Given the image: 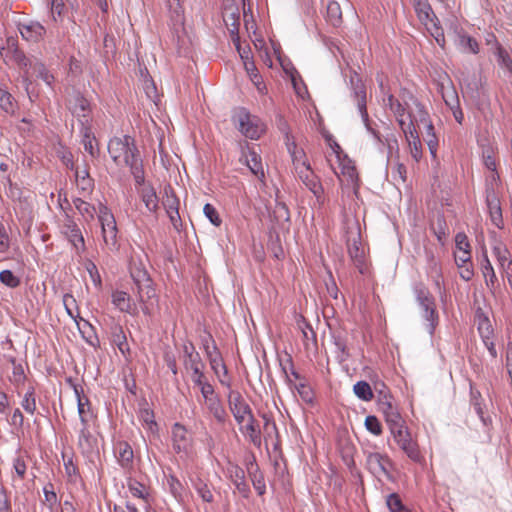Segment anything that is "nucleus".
<instances>
[{
	"instance_id": "2f4dec72",
	"label": "nucleus",
	"mask_w": 512,
	"mask_h": 512,
	"mask_svg": "<svg viewBox=\"0 0 512 512\" xmlns=\"http://www.w3.org/2000/svg\"><path fill=\"white\" fill-rule=\"evenodd\" d=\"M247 470L252 481L253 487L258 493V495H264L266 492L264 476L260 471L258 465L255 463V461H251L249 464H247Z\"/></svg>"
},
{
	"instance_id": "c85d7f7f",
	"label": "nucleus",
	"mask_w": 512,
	"mask_h": 512,
	"mask_svg": "<svg viewBox=\"0 0 512 512\" xmlns=\"http://www.w3.org/2000/svg\"><path fill=\"white\" fill-rule=\"evenodd\" d=\"M110 339L111 343L119 349L123 356H127L130 353V348L127 342V337L121 325L114 324L110 328Z\"/></svg>"
},
{
	"instance_id": "9d476101",
	"label": "nucleus",
	"mask_w": 512,
	"mask_h": 512,
	"mask_svg": "<svg viewBox=\"0 0 512 512\" xmlns=\"http://www.w3.org/2000/svg\"><path fill=\"white\" fill-rule=\"evenodd\" d=\"M60 232L73 246L77 255L84 253L86 246L81 229L67 213H65L63 223L60 226Z\"/></svg>"
},
{
	"instance_id": "393cba45",
	"label": "nucleus",
	"mask_w": 512,
	"mask_h": 512,
	"mask_svg": "<svg viewBox=\"0 0 512 512\" xmlns=\"http://www.w3.org/2000/svg\"><path fill=\"white\" fill-rule=\"evenodd\" d=\"M118 463L124 469L133 467L134 453L130 444L126 441H118L114 447Z\"/></svg>"
},
{
	"instance_id": "774afa93",
	"label": "nucleus",
	"mask_w": 512,
	"mask_h": 512,
	"mask_svg": "<svg viewBox=\"0 0 512 512\" xmlns=\"http://www.w3.org/2000/svg\"><path fill=\"white\" fill-rule=\"evenodd\" d=\"M203 212L213 225H215L217 227L221 225L222 220L219 216L218 211L212 204H210V203L205 204L204 208H203Z\"/></svg>"
},
{
	"instance_id": "f257e3e1",
	"label": "nucleus",
	"mask_w": 512,
	"mask_h": 512,
	"mask_svg": "<svg viewBox=\"0 0 512 512\" xmlns=\"http://www.w3.org/2000/svg\"><path fill=\"white\" fill-rule=\"evenodd\" d=\"M108 152L115 164L124 163L130 168L136 185L145 181L143 163L135 139L129 135L113 137L108 143Z\"/></svg>"
},
{
	"instance_id": "473e14b6",
	"label": "nucleus",
	"mask_w": 512,
	"mask_h": 512,
	"mask_svg": "<svg viewBox=\"0 0 512 512\" xmlns=\"http://www.w3.org/2000/svg\"><path fill=\"white\" fill-rule=\"evenodd\" d=\"M493 254L503 272L507 275L512 273V259L509 250L499 243L493 247Z\"/></svg>"
},
{
	"instance_id": "de8ad7c7",
	"label": "nucleus",
	"mask_w": 512,
	"mask_h": 512,
	"mask_svg": "<svg viewBox=\"0 0 512 512\" xmlns=\"http://www.w3.org/2000/svg\"><path fill=\"white\" fill-rule=\"evenodd\" d=\"M427 29L433 36V38L436 40V42L441 47H443L445 44L444 32L436 16H434L431 20L428 21Z\"/></svg>"
},
{
	"instance_id": "f03ea898",
	"label": "nucleus",
	"mask_w": 512,
	"mask_h": 512,
	"mask_svg": "<svg viewBox=\"0 0 512 512\" xmlns=\"http://www.w3.org/2000/svg\"><path fill=\"white\" fill-rule=\"evenodd\" d=\"M130 273L136 287L138 301L142 305V312L150 316L153 299L156 297L152 279L141 265H133Z\"/></svg>"
},
{
	"instance_id": "9b49d317",
	"label": "nucleus",
	"mask_w": 512,
	"mask_h": 512,
	"mask_svg": "<svg viewBox=\"0 0 512 512\" xmlns=\"http://www.w3.org/2000/svg\"><path fill=\"white\" fill-rule=\"evenodd\" d=\"M378 408L384 414L388 427L404 422L393 396L389 391H378Z\"/></svg>"
},
{
	"instance_id": "864d4df0",
	"label": "nucleus",
	"mask_w": 512,
	"mask_h": 512,
	"mask_svg": "<svg viewBox=\"0 0 512 512\" xmlns=\"http://www.w3.org/2000/svg\"><path fill=\"white\" fill-rule=\"evenodd\" d=\"M21 406L23 409L33 415L36 411V398H35V389L33 386H30L25 393L23 400L21 402Z\"/></svg>"
},
{
	"instance_id": "72a5a7b5",
	"label": "nucleus",
	"mask_w": 512,
	"mask_h": 512,
	"mask_svg": "<svg viewBox=\"0 0 512 512\" xmlns=\"http://www.w3.org/2000/svg\"><path fill=\"white\" fill-rule=\"evenodd\" d=\"M44 33L45 28L38 22L22 25L20 28L21 36L28 41H38Z\"/></svg>"
},
{
	"instance_id": "dca6fc26",
	"label": "nucleus",
	"mask_w": 512,
	"mask_h": 512,
	"mask_svg": "<svg viewBox=\"0 0 512 512\" xmlns=\"http://www.w3.org/2000/svg\"><path fill=\"white\" fill-rule=\"evenodd\" d=\"M408 118H409L408 126L406 129H404L402 131L405 134V137L408 141V146H409L411 156L413 157V159L416 162H418L422 158V155H423L422 143L420 141V138L418 136V133L416 131V128H415V125H414V122H413V119H412L410 113H408Z\"/></svg>"
},
{
	"instance_id": "b1692460",
	"label": "nucleus",
	"mask_w": 512,
	"mask_h": 512,
	"mask_svg": "<svg viewBox=\"0 0 512 512\" xmlns=\"http://www.w3.org/2000/svg\"><path fill=\"white\" fill-rule=\"evenodd\" d=\"M167 5L170 13V22L173 30L178 34L184 30V9L182 7V0H167Z\"/></svg>"
},
{
	"instance_id": "e433bc0d",
	"label": "nucleus",
	"mask_w": 512,
	"mask_h": 512,
	"mask_svg": "<svg viewBox=\"0 0 512 512\" xmlns=\"http://www.w3.org/2000/svg\"><path fill=\"white\" fill-rule=\"evenodd\" d=\"M477 328L482 339H487L493 336V328L488 317L479 309L475 315Z\"/></svg>"
},
{
	"instance_id": "5fc2aeb1",
	"label": "nucleus",
	"mask_w": 512,
	"mask_h": 512,
	"mask_svg": "<svg viewBox=\"0 0 512 512\" xmlns=\"http://www.w3.org/2000/svg\"><path fill=\"white\" fill-rule=\"evenodd\" d=\"M487 202H488V207H489L492 222L498 228H501L503 219H502L501 208L499 206L497 199H495V198L492 200L488 199Z\"/></svg>"
},
{
	"instance_id": "bf43d9fd",
	"label": "nucleus",
	"mask_w": 512,
	"mask_h": 512,
	"mask_svg": "<svg viewBox=\"0 0 512 512\" xmlns=\"http://www.w3.org/2000/svg\"><path fill=\"white\" fill-rule=\"evenodd\" d=\"M194 487H195L198 495L201 497V499L204 502L212 503L214 501L213 493L205 482H203L202 480L199 479L194 484Z\"/></svg>"
},
{
	"instance_id": "58836bf2",
	"label": "nucleus",
	"mask_w": 512,
	"mask_h": 512,
	"mask_svg": "<svg viewBox=\"0 0 512 512\" xmlns=\"http://www.w3.org/2000/svg\"><path fill=\"white\" fill-rule=\"evenodd\" d=\"M209 364L211 366V369L214 371V373L216 374V376L219 378V381L220 383L223 385V386H226L228 388H230L231 386V383L222 378L221 375H220V371L223 372V376L226 377L227 374H228V370H227V367L223 361V358L221 355H214V358H211V361H209Z\"/></svg>"
},
{
	"instance_id": "aec40b11",
	"label": "nucleus",
	"mask_w": 512,
	"mask_h": 512,
	"mask_svg": "<svg viewBox=\"0 0 512 512\" xmlns=\"http://www.w3.org/2000/svg\"><path fill=\"white\" fill-rule=\"evenodd\" d=\"M281 130L285 132V138H286V146L288 149V152L292 158V162L294 164L296 172L301 169V167H308L310 164L308 163L305 153L302 149H298L297 145L294 141H290V135L287 131V126L284 123L283 127H281Z\"/></svg>"
},
{
	"instance_id": "79ce46f5",
	"label": "nucleus",
	"mask_w": 512,
	"mask_h": 512,
	"mask_svg": "<svg viewBox=\"0 0 512 512\" xmlns=\"http://www.w3.org/2000/svg\"><path fill=\"white\" fill-rule=\"evenodd\" d=\"M354 394L362 401L369 402L374 398L370 384L366 381H358L353 386Z\"/></svg>"
},
{
	"instance_id": "c03bdc74",
	"label": "nucleus",
	"mask_w": 512,
	"mask_h": 512,
	"mask_svg": "<svg viewBox=\"0 0 512 512\" xmlns=\"http://www.w3.org/2000/svg\"><path fill=\"white\" fill-rule=\"evenodd\" d=\"M471 403L472 406L477 413V415L480 417L481 421L484 425H488V423L491 422V419L489 417H484V405L482 403L481 394L479 391L474 390L471 387Z\"/></svg>"
},
{
	"instance_id": "338daca9",
	"label": "nucleus",
	"mask_w": 512,
	"mask_h": 512,
	"mask_svg": "<svg viewBox=\"0 0 512 512\" xmlns=\"http://www.w3.org/2000/svg\"><path fill=\"white\" fill-rule=\"evenodd\" d=\"M419 8L417 9L418 17L426 26H428V21L431 20L434 16H436L431 9L428 3H420L418 4Z\"/></svg>"
},
{
	"instance_id": "7ed1b4c3",
	"label": "nucleus",
	"mask_w": 512,
	"mask_h": 512,
	"mask_svg": "<svg viewBox=\"0 0 512 512\" xmlns=\"http://www.w3.org/2000/svg\"><path fill=\"white\" fill-rule=\"evenodd\" d=\"M98 221L104 247L109 252H117L120 248L117 223L111 210L104 204L98 207Z\"/></svg>"
},
{
	"instance_id": "f704fd0d",
	"label": "nucleus",
	"mask_w": 512,
	"mask_h": 512,
	"mask_svg": "<svg viewBox=\"0 0 512 512\" xmlns=\"http://www.w3.org/2000/svg\"><path fill=\"white\" fill-rule=\"evenodd\" d=\"M326 19L334 27L342 23V10L340 4L335 0H328L326 4Z\"/></svg>"
},
{
	"instance_id": "a18cd8bd",
	"label": "nucleus",
	"mask_w": 512,
	"mask_h": 512,
	"mask_svg": "<svg viewBox=\"0 0 512 512\" xmlns=\"http://www.w3.org/2000/svg\"><path fill=\"white\" fill-rule=\"evenodd\" d=\"M9 362L13 366L12 375L9 377L10 382L16 386L23 384L26 380V375L22 364L17 363L16 359L12 356L9 357Z\"/></svg>"
},
{
	"instance_id": "4be33fe9",
	"label": "nucleus",
	"mask_w": 512,
	"mask_h": 512,
	"mask_svg": "<svg viewBox=\"0 0 512 512\" xmlns=\"http://www.w3.org/2000/svg\"><path fill=\"white\" fill-rule=\"evenodd\" d=\"M112 304L120 311L131 315L137 314V306L131 296L122 290H115L111 295Z\"/></svg>"
},
{
	"instance_id": "5701e85b",
	"label": "nucleus",
	"mask_w": 512,
	"mask_h": 512,
	"mask_svg": "<svg viewBox=\"0 0 512 512\" xmlns=\"http://www.w3.org/2000/svg\"><path fill=\"white\" fill-rule=\"evenodd\" d=\"M203 406L218 424L224 425L227 422L229 416L219 395L205 402Z\"/></svg>"
},
{
	"instance_id": "bb28decb",
	"label": "nucleus",
	"mask_w": 512,
	"mask_h": 512,
	"mask_svg": "<svg viewBox=\"0 0 512 512\" xmlns=\"http://www.w3.org/2000/svg\"><path fill=\"white\" fill-rule=\"evenodd\" d=\"M142 188L139 190V196L144 203L147 210L151 213H156L159 209V198L152 185L141 184Z\"/></svg>"
},
{
	"instance_id": "c756f323",
	"label": "nucleus",
	"mask_w": 512,
	"mask_h": 512,
	"mask_svg": "<svg viewBox=\"0 0 512 512\" xmlns=\"http://www.w3.org/2000/svg\"><path fill=\"white\" fill-rule=\"evenodd\" d=\"M385 105L388 106L392 113L395 115L401 130L406 129L408 126V122H406L404 118L406 114V107L392 94L387 96Z\"/></svg>"
},
{
	"instance_id": "0eeeda50",
	"label": "nucleus",
	"mask_w": 512,
	"mask_h": 512,
	"mask_svg": "<svg viewBox=\"0 0 512 512\" xmlns=\"http://www.w3.org/2000/svg\"><path fill=\"white\" fill-rule=\"evenodd\" d=\"M67 108L77 118L81 127L90 126L92 121L90 102L79 92L71 94Z\"/></svg>"
},
{
	"instance_id": "4c0bfd02",
	"label": "nucleus",
	"mask_w": 512,
	"mask_h": 512,
	"mask_svg": "<svg viewBox=\"0 0 512 512\" xmlns=\"http://www.w3.org/2000/svg\"><path fill=\"white\" fill-rule=\"evenodd\" d=\"M0 108L7 114L13 115L17 109V101L8 90L0 86Z\"/></svg>"
},
{
	"instance_id": "6ab92c4d",
	"label": "nucleus",
	"mask_w": 512,
	"mask_h": 512,
	"mask_svg": "<svg viewBox=\"0 0 512 512\" xmlns=\"http://www.w3.org/2000/svg\"><path fill=\"white\" fill-rule=\"evenodd\" d=\"M243 158L246 166L249 168L251 173L257 177V179L263 184L265 181V172L262 164L260 155L253 149H248L247 153L243 152Z\"/></svg>"
},
{
	"instance_id": "49530a36",
	"label": "nucleus",
	"mask_w": 512,
	"mask_h": 512,
	"mask_svg": "<svg viewBox=\"0 0 512 512\" xmlns=\"http://www.w3.org/2000/svg\"><path fill=\"white\" fill-rule=\"evenodd\" d=\"M73 204L78 212L86 218V220L94 219V215L97 212L94 205L84 201L81 198L73 199Z\"/></svg>"
},
{
	"instance_id": "37998d69",
	"label": "nucleus",
	"mask_w": 512,
	"mask_h": 512,
	"mask_svg": "<svg viewBox=\"0 0 512 512\" xmlns=\"http://www.w3.org/2000/svg\"><path fill=\"white\" fill-rule=\"evenodd\" d=\"M183 365L186 371L191 372L190 375L202 372L205 367V364L203 363L200 354L184 358Z\"/></svg>"
},
{
	"instance_id": "09e8293b",
	"label": "nucleus",
	"mask_w": 512,
	"mask_h": 512,
	"mask_svg": "<svg viewBox=\"0 0 512 512\" xmlns=\"http://www.w3.org/2000/svg\"><path fill=\"white\" fill-rule=\"evenodd\" d=\"M459 44L465 52L477 54L479 52V44L475 38L465 33H459Z\"/></svg>"
},
{
	"instance_id": "ddd939ff",
	"label": "nucleus",
	"mask_w": 512,
	"mask_h": 512,
	"mask_svg": "<svg viewBox=\"0 0 512 512\" xmlns=\"http://www.w3.org/2000/svg\"><path fill=\"white\" fill-rule=\"evenodd\" d=\"M223 21L228 28L232 41L239 50V27H240V12L235 4L227 5L222 12Z\"/></svg>"
},
{
	"instance_id": "680f3d73",
	"label": "nucleus",
	"mask_w": 512,
	"mask_h": 512,
	"mask_svg": "<svg viewBox=\"0 0 512 512\" xmlns=\"http://www.w3.org/2000/svg\"><path fill=\"white\" fill-rule=\"evenodd\" d=\"M395 184H404L407 180V169L402 163L397 162L391 172Z\"/></svg>"
},
{
	"instance_id": "603ef678",
	"label": "nucleus",
	"mask_w": 512,
	"mask_h": 512,
	"mask_svg": "<svg viewBox=\"0 0 512 512\" xmlns=\"http://www.w3.org/2000/svg\"><path fill=\"white\" fill-rule=\"evenodd\" d=\"M333 343L337 349L338 360L340 362L346 361L350 356L346 340L340 334H338L333 336Z\"/></svg>"
},
{
	"instance_id": "20e7f679",
	"label": "nucleus",
	"mask_w": 512,
	"mask_h": 512,
	"mask_svg": "<svg viewBox=\"0 0 512 512\" xmlns=\"http://www.w3.org/2000/svg\"><path fill=\"white\" fill-rule=\"evenodd\" d=\"M413 291L416 301L423 311V317L428 321V331L432 334L439 322L435 299L423 283L415 284Z\"/></svg>"
},
{
	"instance_id": "0e129e2a",
	"label": "nucleus",
	"mask_w": 512,
	"mask_h": 512,
	"mask_svg": "<svg viewBox=\"0 0 512 512\" xmlns=\"http://www.w3.org/2000/svg\"><path fill=\"white\" fill-rule=\"evenodd\" d=\"M364 425L366 429L375 436H379L382 434V425L378 418L374 415H369L366 417Z\"/></svg>"
},
{
	"instance_id": "7c9ffc66",
	"label": "nucleus",
	"mask_w": 512,
	"mask_h": 512,
	"mask_svg": "<svg viewBox=\"0 0 512 512\" xmlns=\"http://www.w3.org/2000/svg\"><path fill=\"white\" fill-rule=\"evenodd\" d=\"M246 425L240 426V431L248 436L250 442L256 446H261V431L258 425L257 420L254 416H251L248 420H246Z\"/></svg>"
},
{
	"instance_id": "6e6d98bb",
	"label": "nucleus",
	"mask_w": 512,
	"mask_h": 512,
	"mask_svg": "<svg viewBox=\"0 0 512 512\" xmlns=\"http://www.w3.org/2000/svg\"><path fill=\"white\" fill-rule=\"evenodd\" d=\"M63 305L67 314L74 320L79 316V308L76 299L71 294H64Z\"/></svg>"
},
{
	"instance_id": "2eb2a0df",
	"label": "nucleus",
	"mask_w": 512,
	"mask_h": 512,
	"mask_svg": "<svg viewBox=\"0 0 512 512\" xmlns=\"http://www.w3.org/2000/svg\"><path fill=\"white\" fill-rule=\"evenodd\" d=\"M351 84L353 88V99L356 102L362 120L367 124L369 116L366 106L367 95L365 85L357 75L351 77Z\"/></svg>"
},
{
	"instance_id": "412c9836",
	"label": "nucleus",
	"mask_w": 512,
	"mask_h": 512,
	"mask_svg": "<svg viewBox=\"0 0 512 512\" xmlns=\"http://www.w3.org/2000/svg\"><path fill=\"white\" fill-rule=\"evenodd\" d=\"M78 448L85 456L97 451V438L88 429V423L82 424L78 437Z\"/></svg>"
},
{
	"instance_id": "a211bd4d",
	"label": "nucleus",
	"mask_w": 512,
	"mask_h": 512,
	"mask_svg": "<svg viewBox=\"0 0 512 512\" xmlns=\"http://www.w3.org/2000/svg\"><path fill=\"white\" fill-rule=\"evenodd\" d=\"M173 449L176 453L187 452L191 446V438L186 428L175 423L172 428Z\"/></svg>"
},
{
	"instance_id": "1a4fd4ad",
	"label": "nucleus",
	"mask_w": 512,
	"mask_h": 512,
	"mask_svg": "<svg viewBox=\"0 0 512 512\" xmlns=\"http://www.w3.org/2000/svg\"><path fill=\"white\" fill-rule=\"evenodd\" d=\"M366 467L376 477L390 478L393 463L387 454L365 451Z\"/></svg>"
},
{
	"instance_id": "a878e982",
	"label": "nucleus",
	"mask_w": 512,
	"mask_h": 512,
	"mask_svg": "<svg viewBox=\"0 0 512 512\" xmlns=\"http://www.w3.org/2000/svg\"><path fill=\"white\" fill-rule=\"evenodd\" d=\"M81 143L84 149L92 158H98L100 155V149L96 137L90 126L80 128Z\"/></svg>"
},
{
	"instance_id": "cd10ccee",
	"label": "nucleus",
	"mask_w": 512,
	"mask_h": 512,
	"mask_svg": "<svg viewBox=\"0 0 512 512\" xmlns=\"http://www.w3.org/2000/svg\"><path fill=\"white\" fill-rule=\"evenodd\" d=\"M270 220L273 224V229L277 227L284 228L290 222V211L285 203L276 202L270 214Z\"/></svg>"
},
{
	"instance_id": "69168bd1",
	"label": "nucleus",
	"mask_w": 512,
	"mask_h": 512,
	"mask_svg": "<svg viewBox=\"0 0 512 512\" xmlns=\"http://www.w3.org/2000/svg\"><path fill=\"white\" fill-rule=\"evenodd\" d=\"M387 506L391 512H411L403 506L400 497L395 493L387 497Z\"/></svg>"
},
{
	"instance_id": "c9c22d12",
	"label": "nucleus",
	"mask_w": 512,
	"mask_h": 512,
	"mask_svg": "<svg viewBox=\"0 0 512 512\" xmlns=\"http://www.w3.org/2000/svg\"><path fill=\"white\" fill-rule=\"evenodd\" d=\"M162 204L167 214H177V210H179V199L170 185L164 188Z\"/></svg>"
},
{
	"instance_id": "f8f14e48",
	"label": "nucleus",
	"mask_w": 512,
	"mask_h": 512,
	"mask_svg": "<svg viewBox=\"0 0 512 512\" xmlns=\"http://www.w3.org/2000/svg\"><path fill=\"white\" fill-rule=\"evenodd\" d=\"M227 402L229 410L239 426H242L246 420L254 416L250 405L239 391L231 390L227 395Z\"/></svg>"
},
{
	"instance_id": "423d86ee",
	"label": "nucleus",
	"mask_w": 512,
	"mask_h": 512,
	"mask_svg": "<svg viewBox=\"0 0 512 512\" xmlns=\"http://www.w3.org/2000/svg\"><path fill=\"white\" fill-rule=\"evenodd\" d=\"M346 242L349 256L355 267L361 274L365 273L367 269L365 251L360 241V227L358 221H354L353 224L348 227Z\"/></svg>"
},
{
	"instance_id": "a19ab883",
	"label": "nucleus",
	"mask_w": 512,
	"mask_h": 512,
	"mask_svg": "<svg viewBox=\"0 0 512 512\" xmlns=\"http://www.w3.org/2000/svg\"><path fill=\"white\" fill-rule=\"evenodd\" d=\"M127 487L133 497L139 498L148 502L149 493L147 487L136 479H128Z\"/></svg>"
},
{
	"instance_id": "e2e57ef3",
	"label": "nucleus",
	"mask_w": 512,
	"mask_h": 512,
	"mask_svg": "<svg viewBox=\"0 0 512 512\" xmlns=\"http://www.w3.org/2000/svg\"><path fill=\"white\" fill-rule=\"evenodd\" d=\"M295 389L297 390L301 399L307 403L312 404L314 401V393L312 388L306 383H299L295 385Z\"/></svg>"
},
{
	"instance_id": "f3484780",
	"label": "nucleus",
	"mask_w": 512,
	"mask_h": 512,
	"mask_svg": "<svg viewBox=\"0 0 512 512\" xmlns=\"http://www.w3.org/2000/svg\"><path fill=\"white\" fill-rule=\"evenodd\" d=\"M227 476L235 485L236 490L247 498L250 494V487L245 480L244 470L237 464L229 463L227 466Z\"/></svg>"
},
{
	"instance_id": "4d7b16f0",
	"label": "nucleus",
	"mask_w": 512,
	"mask_h": 512,
	"mask_svg": "<svg viewBox=\"0 0 512 512\" xmlns=\"http://www.w3.org/2000/svg\"><path fill=\"white\" fill-rule=\"evenodd\" d=\"M44 493V504L49 508L50 511L54 510L58 502L57 494L54 491V486L52 483H48L43 488Z\"/></svg>"
},
{
	"instance_id": "052dcab7",
	"label": "nucleus",
	"mask_w": 512,
	"mask_h": 512,
	"mask_svg": "<svg viewBox=\"0 0 512 512\" xmlns=\"http://www.w3.org/2000/svg\"><path fill=\"white\" fill-rule=\"evenodd\" d=\"M167 485L169 487L171 494L176 499L182 498L184 487L182 483L176 478L175 475L170 474L167 476Z\"/></svg>"
},
{
	"instance_id": "3c124183",
	"label": "nucleus",
	"mask_w": 512,
	"mask_h": 512,
	"mask_svg": "<svg viewBox=\"0 0 512 512\" xmlns=\"http://www.w3.org/2000/svg\"><path fill=\"white\" fill-rule=\"evenodd\" d=\"M299 327L302 332L303 342H304L305 347L307 349L309 348L310 341L314 346H316V344H317L316 333L313 331L311 325L309 323H307L304 319H302L301 323H299Z\"/></svg>"
},
{
	"instance_id": "6e6552de",
	"label": "nucleus",
	"mask_w": 512,
	"mask_h": 512,
	"mask_svg": "<svg viewBox=\"0 0 512 512\" xmlns=\"http://www.w3.org/2000/svg\"><path fill=\"white\" fill-rule=\"evenodd\" d=\"M235 118L238 122L240 132L247 138L256 140L260 138L264 132V125L260 119L251 115L244 108L237 111Z\"/></svg>"
},
{
	"instance_id": "39448f33",
	"label": "nucleus",
	"mask_w": 512,
	"mask_h": 512,
	"mask_svg": "<svg viewBox=\"0 0 512 512\" xmlns=\"http://www.w3.org/2000/svg\"><path fill=\"white\" fill-rule=\"evenodd\" d=\"M390 433L397 443L399 448L407 455L413 462H420L422 459L419 446L413 440L405 421L389 428Z\"/></svg>"
},
{
	"instance_id": "8fccbe9b",
	"label": "nucleus",
	"mask_w": 512,
	"mask_h": 512,
	"mask_svg": "<svg viewBox=\"0 0 512 512\" xmlns=\"http://www.w3.org/2000/svg\"><path fill=\"white\" fill-rule=\"evenodd\" d=\"M482 273L485 278L487 287L492 289L495 282L497 281V277L486 254H484V259L482 262Z\"/></svg>"
},
{
	"instance_id": "ea45409f",
	"label": "nucleus",
	"mask_w": 512,
	"mask_h": 512,
	"mask_svg": "<svg viewBox=\"0 0 512 512\" xmlns=\"http://www.w3.org/2000/svg\"><path fill=\"white\" fill-rule=\"evenodd\" d=\"M62 457L68 482L76 484L81 479V476L77 465L74 463L73 456L66 457L65 454H62Z\"/></svg>"
},
{
	"instance_id": "13d9d810",
	"label": "nucleus",
	"mask_w": 512,
	"mask_h": 512,
	"mask_svg": "<svg viewBox=\"0 0 512 512\" xmlns=\"http://www.w3.org/2000/svg\"><path fill=\"white\" fill-rule=\"evenodd\" d=\"M442 98L449 108H457L460 105L457 92L453 87L445 89L442 87Z\"/></svg>"
},
{
	"instance_id": "4468645a",
	"label": "nucleus",
	"mask_w": 512,
	"mask_h": 512,
	"mask_svg": "<svg viewBox=\"0 0 512 512\" xmlns=\"http://www.w3.org/2000/svg\"><path fill=\"white\" fill-rule=\"evenodd\" d=\"M297 174L303 184L314 194L318 202L323 201V187L318 176L313 172L311 167L303 166L297 171Z\"/></svg>"
}]
</instances>
